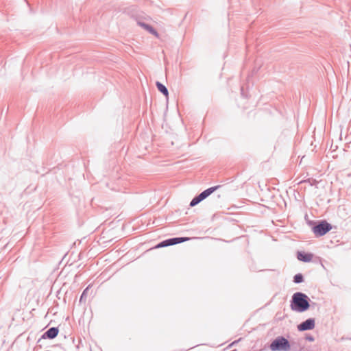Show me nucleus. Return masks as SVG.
Listing matches in <instances>:
<instances>
[{"instance_id": "nucleus-16", "label": "nucleus", "mask_w": 351, "mask_h": 351, "mask_svg": "<svg viewBox=\"0 0 351 351\" xmlns=\"http://www.w3.org/2000/svg\"><path fill=\"white\" fill-rule=\"evenodd\" d=\"M303 182H308L310 184V185L313 186V184H315V183H316V180H311L310 179H308L306 180L301 181L300 183H303Z\"/></svg>"}, {"instance_id": "nucleus-14", "label": "nucleus", "mask_w": 351, "mask_h": 351, "mask_svg": "<svg viewBox=\"0 0 351 351\" xmlns=\"http://www.w3.org/2000/svg\"><path fill=\"white\" fill-rule=\"evenodd\" d=\"M199 202H201L200 199H199L198 196H195L190 202V206L193 207L198 204Z\"/></svg>"}, {"instance_id": "nucleus-3", "label": "nucleus", "mask_w": 351, "mask_h": 351, "mask_svg": "<svg viewBox=\"0 0 351 351\" xmlns=\"http://www.w3.org/2000/svg\"><path fill=\"white\" fill-rule=\"evenodd\" d=\"M331 229V224L325 220L319 221L312 228V230L316 237H322L328 232Z\"/></svg>"}, {"instance_id": "nucleus-20", "label": "nucleus", "mask_w": 351, "mask_h": 351, "mask_svg": "<svg viewBox=\"0 0 351 351\" xmlns=\"http://www.w3.org/2000/svg\"><path fill=\"white\" fill-rule=\"evenodd\" d=\"M243 88H241V94H242V95H243Z\"/></svg>"}, {"instance_id": "nucleus-7", "label": "nucleus", "mask_w": 351, "mask_h": 351, "mask_svg": "<svg viewBox=\"0 0 351 351\" xmlns=\"http://www.w3.org/2000/svg\"><path fill=\"white\" fill-rule=\"evenodd\" d=\"M313 256V255L311 253H306L304 252H298L297 253L298 259L304 263H308L311 261Z\"/></svg>"}, {"instance_id": "nucleus-6", "label": "nucleus", "mask_w": 351, "mask_h": 351, "mask_svg": "<svg viewBox=\"0 0 351 351\" xmlns=\"http://www.w3.org/2000/svg\"><path fill=\"white\" fill-rule=\"evenodd\" d=\"M58 332L59 330L57 327H51L43 334L41 339H53L58 336Z\"/></svg>"}, {"instance_id": "nucleus-1", "label": "nucleus", "mask_w": 351, "mask_h": 351, "mask_svg": "<svg viewBox=\"0 0 351 351\" xmlns=\"http://www.w3.org/2000/svg\"><path fill=\"white\" fill-rule=\"evenodd\" d=\"M310 299L304 293L296 292L293 293L291 300V308L295 312H304L310 307Z\"/></svg>"}, {"instance_id": "nucleus-12", "label": "nucleus", "mask_w": 351, "mask_h": 351, "mask_svg": "<svg viewBox=\"0 0 351 351\" xmlns=\"http://www.w3.org/2000/svg\"><path fill=\"white\" fill-rule=\"evenodd\" d=\"M304 281V276L302 274L299 273L293 276V282L295 284L301 283Z\"/></svg>"}, {"instance_id": "nucleus-11", "label": "nucleus", "mask_w": 351, "mask_h": 351, "mask_svg": "<svg viewBox=\"0 0 351 351\" xmlns=\"http://www.w3.org/2000/svg\"><path fill=\"white\" fill-rule=\"evenodd\" d=\"M171 245H172V241H171V239H166V240H164L161 242H160L156 247L157 248H159V247H167V246H171Z\"/></svg>"}, {"instance_id": "nucleus-19", "label": "nucleus", "mask_w": 351, "mask_h": 351, "mask_svg": "<svg viewBox=\"0 0 351 351\" xmlns=\"http://www.w3.org/2000/svg\"><path fill=\"white\" fill-rule=\"evenodd\" d=\"M237 341H234V342H232V343L229 346H232V345H234V344L237 343Z\"/></svg>"}, {"instance_id": "nucleus-9", "label": "nucleus", "mask_w": 351, "mask_h": 351, "mask_svg": "<svg viewBox=\"0 0 351 351\" xmlns=\"http://www.w3.org/2000/svg\"><path fill=\"white\" fill-rule=\"evenodd\" d=\"M219 187H220L219 185L212 186V187H210V188L204 190L202 193L204 195V196L206 198L210 195H211L213 193H214L215 191H217Z\"/></svg>"}, {"instance_id": "nucleus-8", "label": "nucleus", "mask_w": 351, "mask_h": 351, "mask_svg": "<svg viewBox=\"0 0 351 351\" xmlns=\"http://www.w3.org/2000/svg\"><path fill=\"white\" fill-rule=\"evenodd\" d=\"M156 85L158 90L160 93H162L165 96H168V95H169L168 89L166 88V86L164 84H162V83H160L159 82H156Z\"/></svg>"}, {"instance_id": "nucleus-18", "label": "nucleus", "mask_w": 351, "mask_h": 351, "mask_svg": "<svg viewBox=\"0 0 351 351\" xmlns=\"http://www.w3.org/2000/svg\"><path fill=\"white\" fill-rule=\"evenodd\" d=\"M197 196L201 202L206 199L202 193H199Z\"/></svg>"}, {"instance_id": "nucleus-17", "label": "nucleus", "mask_w": 351, "mask_h": 351, "mask_svg": "<svg viewBox=\"0 0 351 351\" xmlns=\"http://www.w3.org/2000/svg\"><path fill=\"white\" fill-rule=\"evenodd\" d=\"M305 339L308 341H313L315 340L314 337L312 335H306Z\"/></svg>"}, {"instance_id": "nucleus-5", "label": "nucleus", "mask_w": 351, "mask_h": 351, "mask_svg": "<svg viewBox=\"0 0 351 351\" xmlns=\"http://www.w3.org/2000/svg\"><path fill=\"white\" fill-rule=\"evenodd\" d=\"M315 328V319L308 318L298 325L299 331L312 330Z\"/></svg>"}, {"instance_id": "nucleus-15", "label": "nucleus", "mask_w": 351, "mask_h": 351, "mask_svg": "<svg viewBox=\"0 0 351 351\" xmlns=\"http://www.w3.org/2000/svg\"><path fill=\"white\" fill-rule=\"evenodd\" d=\"M89 289V286L87 287L82 292L81 296H80V302H82L84 300H86V295H87V292H88V290Z\"/></svg>"}, {"instance_id": "nucleus-4", "label": "nucleus", "mask_w": 351, "mask_h": 351, "mask_svg": "<svg viewBox=\"0 0 351 351\" xmlns=\"http://www.w3.org/2000/svg\"><path fill=\"white\" fill-rule=\"evenodd\" d=\"M149 20V17L137 16L136 18V23L139 26L142 27L143 29L147 30L150 34L158 37V34L157 32L154 29V28H153L150 25L147 24L145 22Z\"/></svg>"}, {"instance_id": "nucleus-10", "label": "nucleus", "mask_w": 351, "mask_h": 351, "mask_svg": "<svg viewBox=\"0 0 351 351\" xmlns=\"http://www.w3.org/2000/svg\"><path fill=\"white\" fill-rule=\"evenodd\" d=\"M172 241V245H176L178 243H181L182 242L186 241L190 239L189 237H173L171 238Z\"/></svg>"}, {"instance_id": "nucleus-13", "label": "nucleus", "mask_w": 351, "mask_h": 351, "mask_svg": "<svg viewBox=\"0 0 351 351\" xmlns=\"http://www.w3.org/2000/svg\"><path fill=\"white\" fill-rule=\"evenodd\" d=\"M199 202H201L200 199H199L198 196H195L190 202V206L193 207L198 204Z\"/></svg>"}, {"instance_id": "nucleus-2", "label": "nucleus", "mask_w": 351, "mask_h": 351, "mask_svg": "<svg viewBox=\"0 0 351 351\" xmlns=\"http://www.w3.org/2000/svg\"><path fill=\"white\" fill-rule=\"evenodd\" d=\"M269 348L271 351H289L291 343L284 337L278 336L270 343Z\"/></svg>"}]
</instances>
